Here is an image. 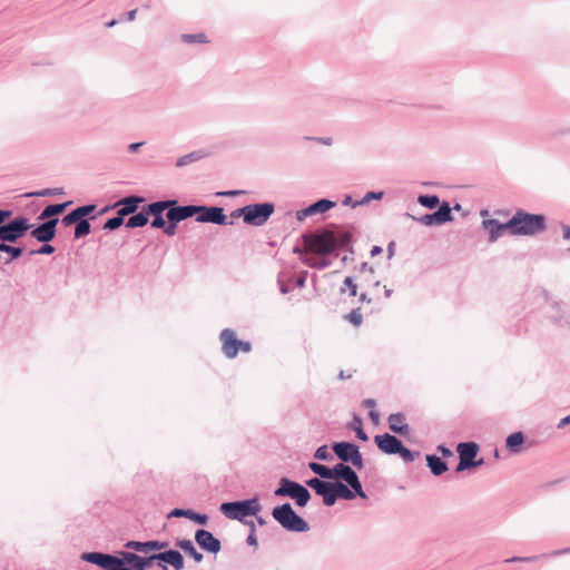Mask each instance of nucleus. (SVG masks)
<instances>
[{
	"label": "nucleus",
	"mask_w": 570,
	"mask_h": 570,
	"mask_svg": "<svg viewBox=\"0 0 570 570\" xmlns=\"http://www.w3.org/2000/svg\"><path fill=\"white\" fill-rule=\"evenodd\" d=\"M511 219L512 236H537L547 229V217L518 209Z\"/></svg>",
	"instance_id": "1"
},
{
	"label": "nucleus",
	"mask_w": 570,
	"mask_h": 570,
	"mask_svg": "<svg viewBox=\"0 0 570 570\" xmlns=\"http://www.w3.org/2000/svg\"><path fill=\"white\" fill-rule=\"evenodd\" d=\"M263 507L258 497H254L252 499L238 500L224 502L220 504V512L230 520H237L239 522H245L247 517L256 515L262 511Z\"/></svg>",
	"instance_id": "2"
},
{
	"label": "nucleus",
	"mask_w": 570,
	"mask_h": 570,
	"mask_svg": "<svg viewBox=\"0 0 570 570\" xmlns=\"http://www.w3.org/2000/svg\"><path fill=\"white\" fill-rule=\"evenodd\" d=\"M305 252L327 256L336 250L334 230L323 229L318 233H306L302 236Z\"/></svg>",
	"instance_id": "3"
},
{
	"label": "nucleus",
	"mask_w": 570,
	"mask_h": 570,
	"mask_svg": "<svg viewBox=\"0 0 570 570\" xmlns=\"http://www.w3.org/2000/svg\"><path fill=\"white\" fill-rule=\"evenodd\" d=\"M272 517L286 531L301 533L309 530L307 521L298 515L288 502L273 508Z\"/></svg>",
	"instance_id": "4"
},
{
	"label": "nucleus",
	"mask_w": 570,
	"mask_h": 570,
	"mask_svg": "<svg viewBox=\"0 0 570 570\" xmlns=\"http://www.w3.org/2000/svg\"><path fill=\"white\" fill-rule=\"evenodd\" d=\"M332 450L335 455L341 460L340 463H351L356 469L361 470L364 466L363 456L360 452L358 445L352 442H334Z\"/></svg>",
	"instance_id": "5"
},
{
	"label": "nucleus",
	"mask_w": 570,
	"mask_h": 570,
	"mask_svg": "<svg viewBox=\"0 0 570 570\" xmlns=\"http://www.w3.org/2000/svg\"><path fill=\"white\" fill-rule=\"evenodd\" d=\"M273 203H257L245 206V224L248 226L261 227L274 214Z\"/></svg>",
	"instance_id": "6"
},
{
	"label": "nucleus",
	"mask_w": 570,
	"mask_h": 570,
	"mask_svg": "<svg viewBox=\"0 0 570 570\" xmlns=\"http://www.w3.org/2000/svg\"><path fill=\"white\" fill-rule=\"evenodd\" d=\"M81 560L86 562H90L100 567L104 570H121L122 569V556L121 551H118L116 554L104 553L98 551L92 552H83L81 554Z\"/></svg>",
	"instance_id": "7"
},
{
	"label": "nucleus",
	"mask_w": 570,
	"mask_h": 570,
	"mask_svg": "<svg viewBox=\"0 0 570 570\" xmlns=\"http://www.w3.org/2000/svg\"><path fill=\"white\" fill-rule=\"evenodd\" d=\"M459 463L455 468L456 472H462L483 464V459L475 460L479 452V445L475 442H462L458 444Z\"/></svg>",
	"instance_id": "8"
},
{
	"label": "nucleus",
	"mask_w": 570,
	"mask_h": 570,
	"mask_svg": "<svg viewBox=\"0 0 570 570\" xmlns=\"http://www.w3.org/2000/svg\"><path fill=\"white\" fill-rule=\"evenodd\" d=\"M196 222L209 223L219 226L233 225L234 222L229 220L223 207L196 205Z\"/></svg>",
	"instance_id": "9"
},
{
	"label": "nucleus",
	"mask_w": 570,
	"mask_h": 570,
	"mask_svg": "<svg viewBox=\"0 0 570 570\" xmlns=\"http://www.w3.org/2000/svg\"><path fill=\"white\" fill-rule=\"evenodd\" d=\"M122 556V569L121 570H146L154 563L160 564L159 552L153 553L148 557H141L134 552L121 551Z\"/></svg>",
	"instance_id": "10"
},
{
	"label": "nucleus",
	"mask_w": 570,
	"mask_h": 570,
	"mask_svg": "<svg viewBox=\"0 0 570 570\" xmlns=\"http://www.w3.org/2000/svg\"><path fill=\"white\" fill-rule=\"evenodd\" d=\"M406 216L425 226H440L453 220L452 208L450 207V204L448 202L441 203V205L434 213L425 214L421 217H415L411 214H406Z\"/></svg>",
	"instance_id": "11"
},
{
	"label": "nucleus",
	"mask_w": 570,
	"mask_h": 570,
	"mask_svg": "<svg viewBox=\"0 0 570 570\" xmlns=\"http://www.w3.org/2000/svg\"><path fill=\"white\" fill-rule=\"evenodd\" d=\"M305 484L322 497L324 505L333 507L335 504L334 481H324L314 476L306 480Z\"/></svg>",
	"instance_id": "12"
},
{
	"label": "nucleus",
	"mask_w": 570,
	"mask_h": 570,
	"mask_svg": "<svg viewBox=\"0 0 570 570\" xmlns=\"http://www.w3.org/2000/svg\"><path fill=\"white\" fill-rule=\"evenodd\" d=\"M481 227L489 234V243H495L505 233L512 236L511 219H509L507 223H500L494 218L483 219Z\"/></svg>",
	"instance_id": "13"
},
{
	"label": "nucleus",
	"mask_w": 570,
	"mask_h": 570,
	"mask_svg": "<svg viewBox=\"0 0 570 570\" xmlns=\"http://www.w3.org/2000/svg\"><path fill=\"white\" fill-rule=\"evenodd\" d=\"M58 223L59 218L43 220L38 226L31 227L30 236L39 243H49L56 237Z\"/></svg>",
	"instance_id": "14"
},
{
	"label": "nucleus",
	"mask_w": 570,
	"mask_h": 570,
	"mask_svg": "<svg viewBox=\"0 0 570 570\" xmlns=\"http://www.w3.org/2000/svg\"><path fill=\"white\" fill-rule=\"evenodd\" d=\"M195 541L200 549L208 553H218L222 550L220 540L217 539L210 531L198 529L195 532Z\"/></svg>",
	"instance_id": "15"
},
{
	"label": "nucleus",
	"mask_w": 570,
	"mask_h": 570,
	"mask_svg": "<svg viewBox=\"0 0 570 570\" xmlns=\"http://www.w3.org/2000/svg\"><path fill=\"white\" fill-rule=\"evenodd\" d=\"M174 205L170 202L165 200H158L154 202L147 205V214L148 217L153 216L150 226L153 228L160 229L161 227H165V218H164V212L169 210V206Z\"/></svg>",
	"instance_id": "16"
},
{
	"label": "nucleus",
	"mask_w": 570,
	"mask_h": 570,
	"mask_svg": "<svg viewBox=\"0 0 570 570\" xmlns=\"http://www.w3.org/2000/svg\"><path fill=\"white\" fill-rule=\"evenodd\" d=\"M167 202L174 204L166 212V217H173V220L180 223L196 215V205H179L177 199H167Z\"/></svg>",
	"instance_id": "17"
},
{
	"label": "nucleus",
	"mask_w": 570,
	"mask_h": 570,
	"mask_svg": "<svg viewBox=\"0 0 570 570\" xmlns=\"http://www.w3.org/2000/svg\"><path fill=\"white\" fill-rule=\"evenodd\" d=\"M374 442L383 453L389 455H395L403 444L401 440L390 433L375 435Z\"/></svg>",
	"instance_id": "18"
},
{
	"label": "nucleus",
	"mask_w": 570,
	"mask_h": 570,
	"mask_svg": "<svg viewBox=\"0 0 570 570\" xmlns=\"http://www.w3.org/2000/svg\"><path fill=\"white\" fill-rule=\"evenodd\" d=\"M167 541L149 540V541H135L129 540L125 543V548L140 553H148L149 551L163 550L168 547Z\"/></svg>",
	"instance_id": "19"
},
{
	"label": "nucleus",
	"mask_w": 570,
	"mask_h": 570,
	"mask_svg": "<svg viewBox=\"0 0 570 570\" xmlns=\"http://www.w3.org/2000/svg\"><path fill=\"white\" fill-rule=\"evenodd\" d=\"M335 206V203L330 199H318L315 203L311 204L304 209L296 212V218L297 220H304L308 216H313L315 214H321L330 210Z\"/></svg>",
	"instance_id": "20"
},
{
	"label": "nucleus",
	"mask_w": 570,
	"mask_h": 570,
	"mask_svg": "<svg viewBox=\"0 0 570 570\" xmlns=\"http://www.w3.org/2000/svg\"><path fill=\"white\" fill-rule=\"evenodd\" d=\"M220 341L223 343L222 350L226 357L234 358L238 353L237 343L239 340L236 338V334L230 328H225L220 333Z\"/></svg>",
	"instance_id": "21"
},
{
	"label": "nucleus",
	"mask_w": 570,
	"mask_h": 570,
	"mask_svg": "<svg viewBox=\"0 0 570 570\" xmlns=\"http://www.w3.org/2000/svg\"><path fill=\"white\" fill-rule=\"evenodd\" d=\"M144 202V197L130 195L119 199L115 204V207H119L117 212L125 218L126 216L136 213L139 208V205Z\"/></svg>",
	"instance_id": "22"
},
{
	"label": "nucleus",
	"mask_w": 570,
	"mask_h": 570,
	"mask_svg": "<svg viewBox=\"0 0 570 570\" xmlns=\"http://www.w3.org/2000/svg\"><path fill=\"white\" fill-rule=\"evenodd\" d=\"M389 429L402 436H407L410 426L405 423V415L401 412L392 413L387 417Z\"/></svg>",
	"instance_id": "23"
},
{
	"label": "nucleus",
	"mask_w": 570,
	"mask_h": 570,
	"mask_svg": "<svg viewBox=\"0 0 570 570\" xmlns=\"http://www.w3.org/2000/svg\"><path fill=\"white\" fill-rule=\"evenodd\" d=\"M72 204L71 200L61 203V204H49L47 205L42 212L39 214L38 219L39 220H49V219H56L60 214H62L70 205Z\"/></svg>",
	"instance_id": "24"
},
{
	"label": "nucleus",
	"mask_w": 570,
	"mask_h": 570,
	"mask_svg": "<svg viewBox=\"0 0 570 570\" xmlns=\"http://www.w3.org/2000/svg\"><path fill=\"white\" fill-rule=\"evenodd\" d=\"M355 476H357V473L348 464L337 463L333 466V480L335 481L348 484Z\"/></svg>",
	"instance_id": "25"
},
{
	"label": "nucleus",
	"mask_w": 570,
	"mask_h": 570,
	"mask_svg": "<svg viewBox=\"0 0 570 570\" xmlns=\"http://www.w3.org/2000/svg\"><path fill=\"white\" fill-rule=\"evenodd\" d=\"M299 485L298 482L289 480L287 478H282L278 483V488L275 489L274 495L275 497H288L293 498L297 487Z\"/></svg>",
	"instance_id": "26"
},
{
	"label": "nucleus",
	"mask_w": 570,
	"mask_h": 570,
	"mask_svg": "<svg viewBox=\"0 0 570 570\" xmlns=\"http://www.w3.org/2000/svg\"><path fill=\"white\" fill-rule=\"evenodd\" d=\"M352 232L350 230H334V238L336 244V249L342 248L348 252L351 255L354 254L352 243Z\"/></svg>",
	"instance_id": "27"
},
{
	"label": "nucleus",
	"mask_w": 570,
	"mask_h": 570,
	"mask_svg": "<svg viewBox=\"0 0 570 570\" xmlns=\"http://www.w3.org/2000/svg\"><path fill=\"white\" fill-rule=\"evenodd\" d=\"M426 465L429 466L431 473L435 476L442 475L449 469L446 462L436 454L426 455Z\"/></svg>",
	"instance_id": "28"
},
{
	"label": "nucleus",
	"mask_w": 570,
	"mask_h": 570,
	"mask_svg": "<svg viewBox=\"0 0 570 570\" xmlns=\"http://www.w3.org/2000/svg\"><path fill=\"white\" fill-rule=\"evenodd\" d=\"M131 216L126 220L127 228L144 227L148 224L147 205L140 212L130 214Z\"/></svg>",
	"instance_id": "29"
},
{
	"label": "nucleus",
	"mask_w": 570,
	"mask_h": 570,
	"mask_svg": "<svg viewBox=\"0 0 570 570\" xmlns=\"http://www.w3.org/2000/svg\"><path fill=\"white\" fill-rule=\"evenodd\" d=\"M176 547L180 548L185 553L190 556L196 562L203 560V554L198 552L194 543L188 539H180L176 541Z\"/></svg>",
	"instance_id": "30"
},
{
	"label": "nucleus",
	"mask_w": 570,
	"mask_h": 570,
	"mask_svg": "<svg viewBox=\"0 0 570 570\" xmlns=\"http://www.w3.org/2000/svg\"><path fill=\"white\" fill-rule=\"evenodd\" d=\"M308 468L313 473L317 474L321 480H333V468L317 462H309Z\"/></svg>",
	"instance_id": "31"
},
{
	"label": "nucleus",
	"mask_w": 570,
	"mask_h": 570,
	"mask_svg": "<svg viewBox=\"0 0 570 570\" xmlns=\"http://www.w3.org/2000/svg\"><path fill=\"white\" fill-rule=\"evenodd\" d=\"M524 442V435L522 432H514L510 434L505 440V446L513 453H519L520 448Z\"/></svg>",
	"instance_id": "32"
},
{
	"label": "nucleus",
	"mask_w": 570,
	"mask_h": 570,
	"mask_svg": "<svg viewBox=\"0 0 570 570\" xmlns=\"http://www.w3.org/2000/svg\"><path fill=\"white\" fill-rule=\"evenodd\" d=\"M302 263L311 268L325 269L331 266V261L323 256L322 258H314L311 256H303Z\"/></svg>",
	"instance_id": "33"
},
{
	"label": "nucleus",
	"mask_w": 570,
	"mask_h": 570,
	"mask_svg": "<svg viewBox=\"0 0 570 570\" xmlns=\"http://www.w3.org/2000/svg\"><path fill=\"white\" fill-rule=\"evenodd\" d=\"M335 502L338 499L351 501L354 499V493L350 490L348 485L341 481H334Z\"/></svg>",
	"instance_id": "34"
},
{
	"label": "nucleus",
	"mask_w": 570,
	"mask_h": 570,
	"mask_svg": "<svg viewBox=\"0 0 570 570\" xmlns=\"http://www.w3.org/2000/svg\"><path fill=\"white\" fill-rule=\"evenodd\" d=\"M292 500L295 501L297 507L304 508L311 500V493L306 487H304L299 483Z\"/></svg>",
	"instance_id": "35"
},
{
	"label": "nucleus",
	"mask_w": 570,
	"mask_h": 570,
	"mask_svg": "<svg viewBox=\"0 0 570 570\" xmlns=\"http://www.w3.org/2000/svg\"><path fill=\"white\" fill-rule=\"evenodd\" d=\"M204 157H205V153L203 150H195V151H191L189 154H186V155L179 157L176 160V166L177 167H184V166H187L189 164L196 163V161L200 160Z\"/></svg>",
	"instance_id": "36"
},
{
	"label": "nucleus",
	"mask_w": 570,
	"mask_h": 570,
	"mask_svg": "<svg viewBox=\"0 0 570 570\" xmlns=\"http://www.w3.org/2000/svg\"><path fill=\"white\" fill-rule=\"evenodd\" d=\"M90 232H91V225L89 223V219L81 218L80 220L77 222V224L75 226V238L79 239V238L86 237L87 235L90 234Z\"/></svg>",
	"instance_id": "37"
},
{
	"label": "nucleus",
	"mask_w": 570,
	"mask_h": 570,
	"mask_svg": "<svg viewBox=\"0 0 570 570\" xmlns=\"http://www.w3.org/2000/svg\"><path fill=\"white\" fill-rule=\"evenodd\" d=\"M417 203L423 206V207H426L429 209H433V208H439V206L441 205L440 204V198L436 196V195H420L417 197Z\"/></svg>",
	"instance_id": "38"
},
{
	"label": "nucleus",
	"mask_w": 570,
	"mask_h": 570,
	"mask_svg": "<svg viewBox=\"0 0 570 570\" xmlns=\"http://www.w3.org/2000/svg\"><path fill=\"white\" fill-rule=\"evenodd\" d=\"M65 194L63 188H46L38 191L27 193L26 197H49Z\"/></svg>",
	"instance_id": "39"
},
{
	"label": "nucleus",
	"mask_w": 570,
	"mask_h": 570,
	"mask_svg": "<svg viewBox=\"0 0 570 570\" xmlns=\"http://www.w3.org/2000/svg\"><path fill=\"white\" fill-rule=\"evenodd\" d=\"M351 429H353L356 433V436L362 441H367L368 435L363 430L362 419L357 415H354L353 421L351 423Z\"/></svg>",
	"instance_id": "40"
},
{
	"label": "nucleus",
	"mask_w": 570,
	"mask_h": 570,
	"mask_svg": "<svg viewBox=\"0 0 570 570\" xmlns=\"http://www.w3.org/2000/svg\"><path fill=\"white\" fill-rule=\"evenodd\" d=\"M551 307L554 309V312L557 313V315L554 316V322L556 323H561L563 322L568 327H570V317H567L566 316V313L562 309V306H561V303L560 302H553L551 304Z\"/></svg>",
	"instance_id": "41"
},
{
	"label": "nucleus",
	"mask_w": 570,
	"mask_h": 570,
	"mask_svg": "<svg viewBox=\"0 0 570 570\" xmlns=\"http://www.w3.org/2000/svg\"><path fill=\"white\" fill-rule=\"evenodd\" d=\"M384 196V191H368L361 200L353 204V208L368 204L371 200H380Z\"/></svg>",
	"instance_id": "42"
},
{
	"label": "nucleus",
	"mask_w": 570,
	"mask_h": 570,
	"mask_svg": "<svg viewBox=\"0 0 570 570\" xmlns=\"http://www.w3.org/2000/svg\"><path fill=\"white\" fill-rule=\"evenodd\" d=\"M347 485H348L350 490L352 491V493H354V499L356 497H360L362 499L367 498L366 493L363 490V487H362L358 475L355 476Z\"/></svg>",
	"instance_id": "43"
},
{
	"label": "nucleus",
	"mask_w": 570,
	"mask_h": 570,
	"mask_svg": "<svg viewBox=\"0 0 570 570\" xmlns=\"http://www.w3.org/2000/svg\"><path fill=\"white\" fill-rule=\"evenodd\" d=\"M347 485H348L350 490L352 491V493H354V499L356 497H360L362 499L367 498L366 493L363 490V487H362L358 475L355 476Z\"/></svg>",
	"instance_id": "44"
},
{
	"label": "nucleus",
	"mask_w": 570,
	"mask_h": 570,
	"mask_svg": "<svg viewBox=\"0 0 570 570\" xmlns=\"http://www.w3.org/2000/svg\"><path fill=\"white\" fill-rule=\"evenodd\" d=\"M125 223V218L117 212L115 217L107 219L102 226L106 230H115Z\"/></svg>",
	"instance_id": "45"
},
{
	"label": "nucleus",
	"mask_w": 570,
	"mask_h": 570,
	"mask_svg": "<svg viewBox=\"0 0 570 570\" xmlns=\"http://www.w3.org/2000/svg\"><path fill=\"white\" fill-rule=\"evenodd\" d=\"M181 40L185 43H205V42H207L206 35L203 32L185 33L181 36Z\"/></svg>",
	"instance_id": "46"
},
{
	"label": "nucleus",
	"mask_w": 570,
	"mask_h": 570,
	"mask_svg": "<svg viewBox=\"0 0 570 570\" xmlns=\"http://www.w3.org/2000/svg\"><path fill=\"white\" fill-rule=\"evenodd\" d=\"M362 405L366 409H371L368 416L372 420L373 423H379L380 414L377 411L374 410L376 406V401L374 399H365L362 402Z\"/></svg>",
	"instance_id": "47"
},
{
	"label": "nucleus",
	"mask_w": 570,
	"mask_h": 570,
	"mask_svg": "<svg viewBox=\"0 0 570 570\" xmlns=\"http://www.w3.org/2000/svg\"><path fill=\"white\" fill-rule=\"evenodd\" d=\"M396 454L400 455L404 462L411 463L420 455V452L411 451L410 449L404 446V444H402V446L400 448V450Z\"/></svg>",
	"instance_id": "48"
},
{
	"label": "nucleus",
	"mask_w": 570,
	"mask_h": 570,
	"mask_svg": "<svg viewBox=\"0 0 570 570\" xmlns=\"http://www.w3.org/2000/svg\"><path fill=\"white\" fill-rule=\"evenodd\" d=\"M187 519L200 525H206L208 522L207 514L198 513L190 509Z\"/></svg>",
	"instance_id": "49"
},
{
	"label": "nucleus",
	"mask_w": 570,
	"mask_h": 570,
	"mask_svg": "<svg viewBox=\"0 0 570 570\" xmlns=\"http://www.w3.org/2000/svg\"><path fill=\"white\" fill-rule=\"evenodd\" d=\"M314 458L320 461H332L333 455L330 453L327 445L320 446L315 453Z\"/></svg>",
	"instance_id": "50"
},
{
	"label": "nucleus",
	"mask_w": 570,
	"mask_h": 570,
	"mask_svg": "<svg viewBox=\"0 0 570 570\" xmlns=\"http://www.w3.org/2000/svg\"><path fill=\"white\" fill-rule=\"evenodd\" d=\"M345 318L350 321L354 326H360L363 322V316L361 314L360 308L352 309Z\"/></svg>",
	"instance_id": "51"
},
{
	"label": "nucleus",
	"mask_w": 570,
	"mask_h": 570,
	"mask_svg": "<svg viewBox=\"0 0 570 570\" xmlns=\"http://www.w3.org/2000/svg\"><path fill=\"white\" fill-rule=\"evenodd\" d=\"M80 220L76 209H72L71 212H69L68 214H66L62 219H61V223L65 227H69L71 225H75L77 224V222Z\"/></svg>",
	"instance_id": "52"
},
{
	"label": "nucleus",
	"mask_w": 570,
	"mask_h": 570,
	"mask_svg": "<svg viewBox=\"0 0 570 570\" xmlns=\"http://www.w3.org/2000/svg\"><path fill=\"white\" fill-rule=\"evenodd\" d=\"M79 218H86L87 216H90L95 209H96V205L95 204H87V205H82V206H78L77 208H75Z\"/></svg>",
	"instance_id": "53"
},
{
	"label": "nucleus",
	"mask_w": 570,
	"mask_h": 570,
	"mask_svg": "<svg viewBox=\"0 0 570 570\" xmlns=\"http://www.w3.org/2000/svg\"><path fill=\"white\" fill-rule=\"evenodd\" d=\"M167 218V222L165 223V227H161L160 229H163L164 234H166L167 236H174L176 234V229H177V225L179 224L178 222L176 220H173L174 218L171 217H166Z\"/></svg>",
	"instance_id": "54"
},
{
	"label": "nucleus",
	"mask_w": 570,
	"mask_h": 570,
	"mask_svg": "<svg viewBox=\"0 0 570 570\" xmlns=\"http://www.w3.org/2000/svg\"><path fill=\"white\" fill-rule=\"evenodd\" d=\"M56 248L49 243H42V245L38 249H32L30 255H51L53 254Z\"/></svg>",
	"instance_id": "55"
},
{
	"label": "nucleus",
	"mask_w": 570,
	"mask_h": 570,
	"mask_svg": "<svg viewBox=\"0 0 570 570\" xmlns=\"http://www.w3.org/2000/svg\"><path fill=\"white\" fill-rule=\"evenodd\" d=\"M176 552H177V550H175V549H169V550L160 551L159 552L160 563L166 564V566L167 564H171V562L175 559Z\"/></svg>",
	"instance_id": "56"
},
{
	"label": "nucleus",
	"mask_w": 570,
	"mask_h": 570,
	"mask_svg": "<svg viewBox=\"0 0 570 570\" xmlns=\"http://www.w3.org/2000/svg\"><path fill=\"white\" fill-rule=\"evenodd\" d=\"M343 284L344 287L341 288L342 293L345 292V287H347L350 289L351 296L357 295V285L355 284L354 279L351 276L345 277Z\"/></svg>",
	"instance_id": "57"
},
{
	"label": "nucleus",
	"mask_w": 570,
	"mask_h": 570,
	"mask_svg": "<svg viewBox=\"0 0 570 570\" xmlns=\"http://www.w3.org/2000/svg\"><path fill=\"white\" fill-rule=\"evenodd\" d=\"M175 570H183L185 567V561L183 554L177 550L175 554V559L170 564Z\"/></svg>",
	"instance_id": "58"
},
{
	"label": "nucleus",
	"mask_w": 570,
	"mask_h": 570,
	"mask_svg": "<svg viewBox=\"0 0 570 570\" xmlns=\"http://www.w3.org/2000/svg\"><path fill=\"white\" fill-rule=\"evenodd\" d=\"M188 513H189V509L176 508L170 511V513L168 514V518H186L187 519Z\"/></svg>",
	"instance_id": "59"
},
{
	"label": "nucleus",
	"mask_w": 570,
	"mask_h": 570,
	"mask_svg": "<svg viewBox=\"0 0 570 570\" xmlns=\"http://www.w3.org/2000/svg\"><path fill=\"white\" fill-rule=\"evenodd\" d=\"M539 556H531V557H512L510 559H507L505 562H532L538 560Z\"/></svg>",
	"instance_id": "60"
},
{
	"label": "nucleus",
	"mask_w": 570,
	"mask_h": 570,
	"mask_svg": "<svg viewBox=\"0 0 570 570\" xmlns=\"http://www.w3.org/2000/svg\"><path fill=\"white\" fill-rule=\"evenodd\" d=\"M12 210L0 208V226L7 224V222L12 218Z\"/></svg>",
	"instance_id": "61"
},
{
	"label": "nucleus",
	"mask_w": 570,
	"mask_h": 570,
	"mask_svg": "<svg viewBox=\"0 0 570 570\" xmlns=\"http://www.w3.org/2000/svg\"><path fill=\"white\" fill-rule=\"evenodd\" d=\"M245 190H226V191H218L217 196H224V197H235L242 194H245Z\"/></svg>",
	"instance_id": "62"
},
{
	"label": "nucleus",
	"mask_w": 570,
	"mask_h": 570,
	"mask_svg": "<svg viewBox=\"0 0 570 570\" xmlns=\"http://www.w3.org/2000/svg\"><path fill=\"white\" fill-rule=\"evenodd\" d=\"M232 218H243V222L245 223V206L237 208L230 213Z\"/></svg>",
	"instance_id": "63"
},
{
	"label": "nucleus",
	"mask_w": 570,
	"mask_h": 570,
	"mask_svg": "<svg viewBox=\"0 0 570 570\" xmlns=\"http://www.w3.org/2000/svg\"><path fill=\"white\" fill-rule=\"evenodd\" d=\"M237 345H238V351H242L244 353H249L252 351V344L249 342L239 341L237 343Z\"/></svg>",
	"instance_id": "64"
}]
</instances>
